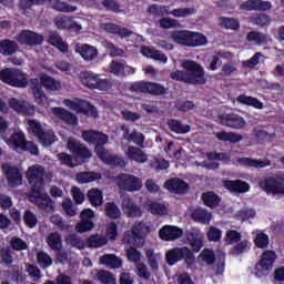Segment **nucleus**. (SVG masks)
<instances>
[{"label":"nucleus","instance_id":"nucleus-1","mask_svg":"<svg viewBox=\"0 0 284 284\" xmlns=\"http://www.w3.org/2000/svg\"><path fill=\"white\" fill-rule=\"evenodd\" d=\"M82 139L87 143L95 145L94 152L98 159L102 160V163L105 165H110L111 168H125V160L121 156L110 154L108 150H105V143H108V134L98 132V131H83Z\"/></svg>","mask_w":284,"mask_h":284},{"label":"nucleus","instance_id":"nucleus-2","mask_svg":"<svg viewBox=\"0 0 284 284\" xmlns=\"http://www.w3.org/2000/svg\"><path fill=\"white\" fill-rule=\"evenodd\" d=\"M148 234H150V225L143 221L135 222L131 230L124 233L123 243L125 245H133L126 251V258L131 263H139L141 261V252L136 247L145 245V236Z\"/></svg>","mask_w":284,"mask_h":284},{"label":"nucleus","instance_id":"nucleus-3","mask_svg":"<svg viewBox=\"0 0 284 284\" xmlns=\"http://www.w3.org/2000/svg\"><path fill=\"white\" fill-rule=\"evenodd\" d=\"M183 70H176L170 73V79L180 81L187 85H205L207 79L205 78V69L194 60H184L181 63Z\"/></svg>","mask_w":284,"mask_h":284},{"label":"nucleus","instance_id":"nucleus-4","mask_svg":"<svg viewBox=\"0 0 284 284\" xmlns=\"http://www.w3.org/2000/svg\"><path fill=\"white\" fill-rule=\"evenodd\" d=\"M39 79H30L29 88L32 91L36 103H38V105H44L48 103V97L45 95L43 88H45V90L57 92V90H61V82L57 81L51 75H48V73H40Z\"/></svg>","mask_w":284,"mask_h":284},{"label":"nucleus","instance_id":"nucleus-5","mask_svg":"<svg viewBox=\"0 0 284 284\" xmlns=\"http://www.w3.org/2000/svg\"><path fill=\"white\" fill-rule=\"evenodd\" d=\"M171 39L179 45H185L186 48H201L207 45V37L203 33L180 30L171 33Z\"/></svg>","mask_w":284,"mask_h":284},{"label":"nucleus","instance_id":"nucleus-6","mask_svg":"<svg viewBox=\"0 0 284 284\" xmlns=\"http://www.w3.org/2000/svg\"><path fill=\"white\" fill-rule=\"evenodd\" d=\"M0 81L10 85L11 88H27L30 85V80L28 79V73L23 72L21 69L6 68L0 70Z\"/></svg>","mask_w":284,"mask_h":284},{"label":"nucleus","instance_id":"nucleus-7","mask_svg":"<svg viewBox=\"0 0 284 284\" xmlns=\"http://www.w3.org/2000/svg\"><path fill=\"white\" fill-rule=\"evenodd\" d=\"M165 261L170 266L176 265V263H180V261H184L187 267H192L196 261V257L190 247L175 246L166 252Z\"/></svg>","mask_w":284,"mask_h":284},{"label":"nucleus","instance_id":"nucleus-8","mask_svg":"<svg viewBox=\"0 0 284 284\" xmlns=\"http://www.w3.org/2000/svg\"><path fill=\"white\" fill-rule=\"evenodd\" d=\"M44 176L45 168L42 165H32L27 171L29 185H31V190L36 196H41V190H43V185H45Z\"/></svg>","mask_w":284,"mask_h":284},{"label":"nucleus","instance_id":"nucleus-9","mask_svg":"<svg viewBox=\"0 0 284 284\" xmlns=\"http://www.w3.org/2000/svg\"><path fill=\"white\" fill-rule=\"evenodd\" d=\"M274 263H276V252L272 250L264 251L261 260L255 265V275L258 278L270 275V272H272V268L274 267Z\"/></svg>","mask_w":284,"mask_h":284},{"label":"nucleus","instance_id":"nucleus-10","mask_svg":"<svg viewBox=\"0 0 284 284\" xmlns=\"http://www.w3.org/2000/svg\"><path fill=\"white\" fill-rule=\"evenodd\" d=\"M131 92H142V94H152V97H163L168 94V89L156 82L140 81L131 85Z\"/></svg>","mask_w":284,"mask_h":284},{"label":"nucleus","instance_id":"nucleus-11","mask_svg":"<svg viewBox=\"0 0 284 284\" xmlns=\"http://www.w3.org/2000/svg\"><path fill=\"white\" fill-rule=\"evenodd\" d=\"M67 148L73 154L74 161H88V159H92L90 149L74 138L68 140Z\"/></svg>","mask_w":284,"mask_h":284},{"label":"nucleus","instance_id":"nucleus-12","mask_svg":"<svg viewBox=\"0 0 284 284\" xmlns=\"http://www.w3.org/2000/svg\"><path fill=\"white\" fill-rule=\"evenodd\" d=\"M118 185L125 192H139L143 187V182L132 174L122 173L118 175Z\"/></svg>","mask_w":284,"mask_h":284},{"label":"nucleus","instance_id":"nucleus-13","mask_svg":"<svg viewBox=\"0 0 284 284\" xmlns=\"http://www.w3.org/2000/svg\"><path fill=\"white\" fill-rule=\"evenodd\" d=\"M260 187L267 194H284V178L270 176L260 181Z\"/></svg>","mask_w":284,"mask_h":284},{"label":"nucleus","instance_id":"nucleus-14","mask_svg":"<svg viewBox=\"0 0 284 284\" xmlns=\"http://www.w3.org/2000/svg\"><path fill=\"white\" fill-rule=\"evenodd\" d=\"M2 172L7 179V183L9 187H19V185L23 184V173H21V170H19V166L3 164Z\"/></svg>","mask_w":284,"mask_h":284},{"label":"nucleus","instance_id":"nucleus-15","mask_svg":"<svg viewBox=\"0 0 284 284\" xmlns=\"http://www.w3.org/2000/svg\"><path fill=\"white\" fill-rule=\"evenodd\" d=\"M9 108L22 116H34L37 114V106L34 104L27 101H19L17 98L9 100Z\"/></svg>","mask_w":284,"mask_h":284},{"label":"nucleus","instance_id":"nucleus-16","mask_svg":"<svg viewBox=\"0 0 284 284\" xmlns=\"http://www.w3.org/2000/svg\"><path fill=\"white\" fill-rule=\"evenodd\" d=\"M165 190L171 192V194H178L179 196H183L190 192V184L181 178H171L164 183Z\"/></svg>","mask_w":284,"mask_h":284},{"label":"nucleus","instance_id":"nucleus-17","mask_svg":"<svg viewBox=\"0 0 284 284\" xmlns=\"http://www.w3.org/2000/svg\"><path fill=\"white\" fill-rule=\"evenodd\" d=\"M16 39L21 45L34 47L43 43V36L30 30H22Z\"/></svg>","mask_w":284,"mask_h":284},{"label":"nucleus","instance_id":"nucleus-18","mask_svg":"<svg viewBox=\"0 0 284 284\" xmlns=\"http://www.w3.org/2000/svg\"><path fill=\"white\" fill-rule=\"evenodd\" d=\"M221 124L232 130H243L245 128V119L236 113H225L220 115Z\"/></svg>","mask_w":284,"mask_h":284},{"label":"nucleus","instance_id":"nucleus-19","mask_svg":"<svg viewBox=\"0 0 284 284\" xmlns=\"http://www.w3.org/2000/svg\"><path fill=\"white\" fill-rule=\"evenodd\" d=\"M240 10H246V12H267V10H272V2L263 0H246L240 4Z\"/></svg>","mask_w":284,"mask_h":284},{"label":"nucleus","instance_id":"nucleus-20","mask_svg":"<svg viewBox=\"0 0 284 284\" xmlns=\"http://www.w3.org/2000/svg\"><path fill=\"white\" fill-rule=\"evenodd\" d=\"M225 190L233 194H245L250 192V183L243 180H225L223 182Z\"/></svg>","mask_w":284,"mask_h":284},{"label":"nucleus","instance_id":"nucleus-21","mask_svg":"<svg viewBox=\"0 0 284 284\" xmlns=\"http://www.w3.org/2000/svg\"><path fill=\"white\" fill-rule=\"evenodd\" d=\"M159 236L162 241H178L183 236V229L179 226L164 225L159 231Z\"/></svg>","mask_w":284,"mask_h":284},{"label":"nucleus","instance_id":"nucleus-22","mask_svg":"<svg viewBox=\"0 0 284 284\" xmlns=\"http://www.w3.org/2000/svg\"><path fill=\"white\" fill-rule=\"evenodd\" d=\"M53 112L58 119L67 123V125H79V119L77 115L61 106L53 108Z\"/></svg>","mask_w":284,"mask_h":284},{"label":"nucleus","instance_id":"nucleus-23","mask_svg":"<svg viewBox=\"0 0 284 284\" xmlns=\"http://www.w3.org/2000/svg\"><path fill=\"white\" fill-rule=\"evenodd\" d=\"M101 77L92 71H82L80 73V81L84 88L95 90Z\"/></svg>","mask_w":284,"mask_h":284},{"label":"nucleus","instance_id":"nucleus-24","mask_svg":"<svg viewBox=\"0 0 284 284\" xmlns=\"http://www.w3.org/2000/svg\"><path fill=\"white\" fill-rule=\"evenodd\" d=\"M75 52H78V54H80L84 61H94V59L99 57V51L97 48L90 44L78 45L75 48Z\"/></svg>","mask_w":284,"mask_h":284},{"label":"nucleus","instance_id":"nucleus-25","mask_svg":"<svg viewBox=\"0 0 284 284\" xmlns=\"http://www.w3.org/2000/svg\"><path fill=\"white\" fill-rule=\"evenodd\" d=\"M237 163L243 165L244 168H255L256 170H261L263 168H268L272 165L270 160H254L252 158H239Z\"/></svg>","mask_w":284,"mask_h":284},{"label":"nucleus","instance_id":"nucleus-26","mask_svg":"<svg viewBox=\"0 0 284 284\" xmlns=\"http://www.w3.org/2000/svg\"><path fill=\"white\" fill-rule=\"evenodd\" d=\"M6 141L8 145H12L14 150H23L28 140L26 139V133L22 131H14Z\"/></svg>","mask_w":284,"mask_h":284},{"label":"nucleus","instance_id":"nucleus-27","mask_svg":"<svg viewBox=\"0 0 284 284\" xmlns=\"http://www.w3.org/2000/svg\"><path fill=\"white\" fill-rule=\"evenodd\" d=\"M236 101L240 103V105H247L248 108H254L255 110H263V108H265L258 98H254L252 95L240 94L236 98Z\"/></svg>","mask_w":284,"mask_h":284},{"label":"nucleus","instance_id":"nucleus-28","mask_svg":"<svg viewBox=\"0 0 284 284\" xmlns=\"http://www.w3.org/2000/svg\"><path fill=\"white\" fill-rule=\"evenodd\" d=\"M126 156L130 161H135V163H146L148 162V154L143 152L140 148L136 146H128L126 149Z\"/></svg>","mask_w":284,"mask_h":284},{"label":"nucleus","instance_id":"nucleus-29","mask_svg":"<svg viewBox=\"0 0 284 284\" xmlns=\"http://www.w3.org/2000/svg\"><path fill=\"white\" fill-rule=\"evenodd\" d=\"M19 50V43L10 39H4L0 41V54L3 57H12Z\"/></svg>","mask_w":284,"mask_h":284},{"label":"nucleus","instance_id":"nucleus-30","mask_svg":"<svg viewBox=\"0 0 284 284\" xmlns=\"http://www.w3.org/2000/svg\"><path fill=\"white\" fill-rule=\"evenodd\" d=\"M185 239L189 245H191L192 252L199 253L201 250H203V237L199 236V234L186 231Z\"/></svg>","mask_w":284,"mask_h":284},{"label":"nucleus","instance_id":"nucleus-31","mask_svg":"<svg viewBox=\"0 0 284 284\" xmlns=\"http://www.w3.org/2000/svg\"><path fill=\"white\" fill-rule=\"evenodd\" d=\"M78 112L80 114H84L85 116H92V119H97L99 116L97 106L92 105V103L85 100H79Z\"/></svg>","mask_w":284,"mask_h":284},{"label":"nucleus","instance_id":"nucleus-32","mask_svg":"<svg viewBox=\"0 0 284 284\" xmlns=\"http://www.w3.org/2000/svg\"><path fill=\"white\" fill-rule=\"evenodd\" d=\"M48 43H50V45H53V48H58L60 52L65 53L70 50L68 43L63 42V38L57 31H53L49 34Z\"/></svg>","mask_w":284,"mask_h":284},{"label":"nucleus","instance_id":"nucleus-33","mask_svg":"<svg viewBox=\"0 0 284 284\" xmlns=\"http://www.w3.org/2000/svg\"><path fill=\"white\" fill-rule=\"evenodd\" d=\"M105 30L110 34H116L121 39H128V38L132 37V34H133L132 31L129 30L128 28L121 27V26L114 24V23L105 24Z\"/></svg>","mask_w":284,"mask_h":284},{"label":"nucleus","instance_id":"nucleus-34","mask_svg":"<svg viewBox=\"0 0 284 284\" xmlns=\"http://www.w3.org/2000/svg\"><path fill=\"white\" fill-rule=\"evenodd\" d=\"M101 265H105L110 270H119L123 262L114 254H104L100 257Z\"/></svg>","mask_w":284,"mask_h":284},{"label":"nucleus","instance_id":"nucleus-35","mask_svg":"<svg viewBox=\"0 0 284 284\" xmlns=\"http://www.w3.org/2000/svg\"><path fill=\"white\" fill-rule=\"evenodd\" d=\"M141 52L144 57L154 59V61H162V63H168V55L160 50H154L150 47H142Z\"/></svg>","mask_w":284,"mask_h":284},{"label":"nucleus","instance_id":"nucleus-36","mask_svg":"<svg viewBox=\"0 0 284 284\" xmlns=\"http://www.w3.org/2000/svg\"><path fill=\"white\" fill-rule=\"evenodd\" d=\"M168 125L169 130L175 134H187L192 130V126L189 124H183L181 121L174 119L169 120Z\"/></svg>","mask_w":284,"mask_h":284},{"label":"nucleus","instance_id":"nucleus-37","mask_svg":"<svg viewBox=\"0 0 284 284\" xmlns=\"http://www.w3.org/2000/svg\"><path fill=\"white\" fill-rule=\"evenodd\" d=\"M47 244L53 252H60L63 248V240L61 239V234L58 232L50 233L47 236Z\"/></svg>","mask_w":284,"mask_h":284},{"label":"nucleus","instance_id":"nucleus-38","mask_svg":"<svg viewBox=\"0 0 284 284\" xmlns=\"http://www.w3.org/2000/svg\"><path fill=\"white\" fill-rule=\"evenodd\" d=\"M104 214L108 219L116 221L121 219V209L116 205V202H106L104 204Z\"/></svg>","mask_w":284,"mask_h":284},{"label":"nucleus","instance_id":"nucleus-39","mask_svg":"<svg viewBox=\"0 0 284 284\" xmlns=\"http://www.w3.org/2000/svg\"><path fill=\"white\" fill-rule=\"evenodd\" d=\"M248 23L257 26L258 28H265L270 26V17L267 13H254L247 18Z\"/></svg>","mask_w":284,"mask_h":284},{"label":"nucleus","instance_id":"nucleus-40","mask_svg":"<svg viewBox=\"0 0 284 284\" xmlns=\"http://www.w3.org/2000/svg\"><path fill=\"white\" fill-rule=\"evenodd\" d=\"M87 196L89 199V203L93 207H100L103 205V192L99 189H91L88 191Z\"/></svg>","mask_w":284,"mask_h":284},{"label":"nucleus","instance_id":"nucleus-41","mask_svg":"<svg viewBox=\"0 0 284 284\" xmlns=\"http://www.w3.org/2000/svg\"><path fill=\"white\" fill-rule=\"evenodd\" d=\"M246 41H248V43H255L256 45H265L267 44V34L260 31H250L246 34Z\"/></svg>","mask_w":284,"mask_h":284},{"label":"nucleus","instance_id":"nucleus-42","mask_svg":"<svg viewBox=\"0 0 284 284\" xmlns=\"http://www.w3.org/2000/svg\"><path fill=\"white\" fill-rule=\"evenodd\" d=\"M192 219L197 223H203L204 225H207L210 221H212V213L207 212V210L205 209H196L192 213Z\"/></svg>","mask_w":284,"mask_h":284},{"label":"nucleus","instance_id":"nucleus-43","mask_svg":"<svg viewBox=\"0 0 284 284\" xmlns=\"http://www.w3.org/2000/svg\"><path fill=\"white\" fill-rule=\"evenodd\" d=\"M202 201L206 207H217L221 203V197L213 191L202 193Z\"/></svg>","mask_w":284,"mask_h":284},{"label":"nucleus","instance_id":"nucleus-44","mask_svg":"<svg viewBox=\"0 0 284 284\" xmlns=\"http://www.w3.org/2000/svg\"><path fill=\"white\" fill-rule=\"evenodd\" d=\"M99 179H101V175L100 173H97V172H81L77 174V181L82 185L85 183H92L94 181H99Z\"/></svg>","mask_w":284,"mask_h":284},{"label":"nucleus","instance_id":"nucleus-45","mask_svg":"<svg viewBox=\"0 0 284 284\" xmlns=\"http://www.w3.org/2000/svg\"><path fill=\"white\" fill-rule=\"evenodd\" d=\"M87 245L94 248L103 247V245H108V239L99 234H92L87 239Z\"/></svg>","mask_w":284,"mask_h":284},{"label":"nucleus","instance_id":"nucleus-46","mask_svg":"<svg viewBox=\"0 0 284 284\" xmlns=\"http://www.w3.org/2000/svg\"><path fill=\"white\" fill-rule=\"evenodd\" d=\"M52 8L57 10V12H77V7L61 0H53Z\"/></svg>","mask_w":284,"mask_h":284},{"label":"nucleus","instance_id":"nucleus-47","mask_svg":"<svg viewBox=\"0 0 284 284\" xmlns=\"http://www.w3.org/2000/svg\"><path fill=\"white\" fill-rule=\"evenodd\" d=\"M67 245L71 247H77V250H85V242L81 240L77 234H70L65 237Z\"/></svg>","mask_w":284,"mask_h":284},{"label":"nucleus","instance_id":"nucleus-48","mask_svg":"<svg viewBox=\"0 0 284 284\" xmlns=\"http://www.w3.org/2000/svg\"><path fill=\"white\" fill-rule=\"evenodd\" d=\"M92 230H94L93 221L80 220V222L75 224V232H78V234H85V232H92Z\"/></svg>","mask_w":284,"mask_h":284},{"label":"nucleus","instance_id":"nucleus-49","mask_svg":"<svg viewBox=\"0 0 284 284\" xmlns=\"http://www.w3.org/2000/svg\"><path fill=\"white\" fill-rule=\"evenodd\" d=\"M200 256L203 263H205L206 265H214V263H216V254L211 248H204L201 252Z\"/></svg>","mask_w":284,"mask_h":284},{"label":"nucleus","instance_id":"nucleus-50","mask_svg":"<svg viewBox=\"0 0 284 284\" xmlns=\"http://www.w3.org/2000/svg\"><path fill=\"white\" fill-rule=\"evenodd\" d=\"M23 222L27 227H30L32 230L33 227H37L39 219H37V215L32 211L26 210L23 214Z\"/></svg>","mask_w":284,"mask_h":284},{"label":"nucleus","instance_id":"nucleus-51","mask_svg":"<svg viewBox=\"0 0 284 284\" xmlns=\"http://www.w3.org/2000/svg\"><path fill=\"white\" fill-rule=\"evenodd\" d=\"M37 260L38 265H40L42 270H48V267L52 265V257H50V255L43 251L38 252Z\"/></svg>","mask_w":284,"mask_h":284},{"label":"nucleus","instance_id":"nucleus-52","mask_svg":"<svg viewBox=\"0 0 284 284\" xmlns=\"http://www.w3.org/2000/svg\"><path fill=\"white\" fill-rule=\"evenodd\" d=\"M109 71L111 74H114L115 77H121V74L125 72V64H123V62L112 60L109 65Z\"/></svg>","mask_w":284,"mask_h":284},{"label":"nucleus","instance_id":"nucleus-53","mask_svg":"<svg viewBox=\"0 0 284 284\" xmlns=\"http://www.w3.org/2000/svg\"><path fill=\"white\" fill-rule=\"evenodd\" d=\"M98 281L102 284H116V278L109 271H99Z\"/></svg>","mask_w":284,"mask_h":284},{"label":"nucleus","instance_id":"nucleus-54","mask_svg":"<svg viewBox=\"0 0 284 284\" xmlns=\"http://www.w3.org/2000/svg\"><path fill=\"white\" fill-rule=\"evenodd\" d=\"M48 3V0H21L19 2L21 10H32L34 6H45Z\"/></svg>","mask_w":284,"mask_h":284},{"label":"nucleus","instance_id":"nucleus-55","mask_svg":"<svg viewBox=\"0 0 284 284\" xmlns=\"http://www.w3.org/2000/svg\"><path fill=\"white\" fill-rule=\"evenodd\" d=\"M37 205L40 210H54V203L52 202V199L41 196V191L40 195H37Z\"/></svg>","mask_w":284,"mask_h":284},{"label":"nucleus","instance_id":"nucleus-56","mask_svg":"<svg viewBox=\"0 0 284 284\" xmlns=\"http://www.w3.org/2000/svg\"><path fill=\"white\" fill-rule=\"evenodd\" d=\"M248 250H250V241L242 240L233 246L232 254H234L235 256H241V254L247 252Z\"/></svg>","mask_w":284,"mask_h":284},{"label":"nucleus","instance_id":"nucleus-57","mask_svg":"<svg viewBox=\"0 0 284 284\" xmlns=\"http://www.w3.org/2000/svg\"><path fill=\"white\" fill-rule=\"evenodd\" d=\"M241 239H243V235L241 234V232L236 230L226 231L225 241L230 245H234V243H240Z\"/></svg>","mask_w":284,"mask_h":284},{"label":"nucleus","instance_id":"nucleus-58","mask_svg":"<svg viewBox=\"0 0 284 284\" xmlns=\"http://www.w3.org/2000/svg\"><path fill=\"white\" fill-rule=\"evenodd\" d=\"M222 26L226 30H240L241 29V23L239 22L237 19L234 18H221Z\"/></svg>","mask_w":284,"mask_h":284},{"label":"nucleus","instance_id":"nucleus-59","mask_svg":"<svg viewBox=\"0 0 284 284\" xmlns=\"http://www.w3.org/2000/svg\"><path fill=\"white\" fill-rule=\"evenodd\" d=\"M255 246L260 250H265L270 245V236L265 233H258L254 239Z\"/></svg>","mask_w":284,"mask_h":284},{"label":"nucleus","instance_id":"nucleus-60","mask_svg":"<svg viewBox=\"0 0 284 284\" xmlns=\"http://www.w3.org/2000/svg\"><path fill=\"white\" fill-rule=\"evenodd\" d=\"M10 245L16 252H23V250H28V243H26L21 237L13 236L10 241Z\"/></svg>","mask_w":284,"mask_h":284},{"label":"nucleus","instance_id":"nucleus-61","mask_svg":"<svg viewBox=\"0 0 284 284\" xmlns=\"http://www.w3.org/2000/svg\"><path fill=\"white\" fill-rule=\"evenodd\" d=\"M175 108L178 112H190V110H194V108H196V104L194 103V101L184 100L178 101Z\"/></svg>","mask_w":284,"mask_h":284},{"label":"nucleus","instance_id":"nucleus-62","mask_svg":"<svg viewBox=\"0 0 284 284\" xmlns=\"http://www.w3.org/2000/svg\"><path fill=\"white\" fill-rule=\"evenodd\" d=\"M0 257L4 265H12L14 260L12 258V248L9 246L0 250Z\"/></svg>","mask_w":284,"mask_h":284},{"label":"nucleus","instance_id":"nucleus-63","mask_svg":"<svg viewBox=\"0 0 284 284\" xmlns=\"http://www.w3.org/2000/svg\"><path fill=\"white\" fill-rule=\"evenodd\" d=\"M38 139L40 143H42V145H52V143L57 141V135L52 131H49V132L43 131Z\"/></svg>","mask_w":284,"mask_h":284},{"label":"nucleus","instance_id":"nucleus-64","mask_svg":"<svg viewBox=\"0 0 284 284\" xmlns=\"http://www.w3.org/2000/svg\"><path fill=\"white\" fill-rule=\"evenodd\" d=\"M27 124L29 125L32 134L39 139L41 134H43V126H41V123L37 120H28Z\"/></svg>","mask_w":284,"mask_h":284}]
</instances>
